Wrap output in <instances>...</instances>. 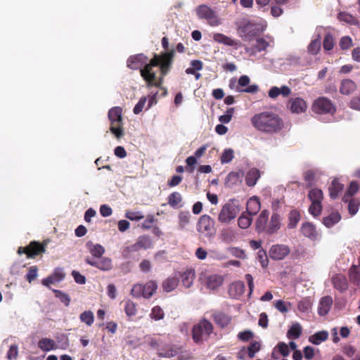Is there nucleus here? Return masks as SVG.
<instances>
[{"instance_id": "obj_1", "label": "nucleus", "mask_w": 360, "mask_h": 360, "mask_svg": "<svg viewBox=\"0 0 360 360\" xmlns=\"http://www.w3.org/2000/svg\"><path fill=\"white\" fill-rule=\"evenodd\" d=\"M174 51L165 53L162 56H155L149 63L143 54L130 56L127 60V67L132 70L140 69L141 77L147 82V86L160 87L172 62Z\"/></svg>"}, {"instance_id": "obj_2", "label": "nucleus", "mask_w": 360, "mask_h": 360, "mask_svg": "<svg viewBox=\"0 0 360 360\" xmlns=\"http://www.w3.org/2000/svg\"><path fill=\"white\" fill-rule=\"evenodd\" d=\"M252 125L259 131L266 133H274L282 127V120L276 114L265 111L255 115L251 118Z\"/></svg>"}, {"instance_id": "obj_3", "label": "nucleus", "mask_w": 360, "mask_h": 360, "mask_svg": "<svg viewBox=\"0 0 360 360\" xmlns=\"http://www.w3.org/2000/svg\"><path fill=\"white\" fill-rule=\"evenodd\" d=\"M236 26L239 37L243 40L250 41L263 31L260 25L245 18L238 20Z\"/></svg>"}, {"instance_id": "obj_4", "label": "nucleus", "mask_w": 360, "mask_h": 360, "mask_svg": "<svg viewBox=\"0 0 360 360\" xmlns=\"http://www.w3.org/2000/svg\"><path fill=\"white\" fill-rule=\"evenodd\" d=\"M122 108L115 106L109 110L108 115L111 124L110 130L117 139L121 138L124 134L122 127Z\"/></svg>"}, {"instance_id": "obj_5", "label": "nucleus", "mask_w": 360, "mask_h": 360, "mask_svg": "<svg viewBox=\"0 0 360 360\" xmlns=\"http://www.w3.org/2000/svg\"><path fill=\"white\" fill-rule=\"evenodd\" d=\"M212 331V324L207 319H202L193 326V339L197 343L202 342L209 338Z\"/></svg>"}, {"instance_id": "obj_6", "label": "nucleus", "mask_w": 360, "mask_h": 360, "mask_svg": "<svg viewBox=\"0 0 360 360\" xmlns=\"http://www.w3.org/2000/svg\"><path fill=\"white\" fill-rule=\"evenodd\" d=\"M197 231L205 237L212 238L216 234L214 220L207 214L202 215L197 224Z\"/></svg>"}, {"instance_id": "obj_7", "label": "nucleus", "mask_w": 360, "mask_h": 360, "mask_svg": "<svg viewBox=\"0 0 360 360\" xmlns=\"http://www.w3.org/2000/svg\"><path fill=\"white\" fill-rule=\"evenodd\" d=\"M311 109L314 113L319 115L328 114L333 115L336 111V108L332 101L323 96L314 100Z\"/></svg>"}, {"instance_id": "obj_8", "label": "nucleus", "mask_w": 360, "mask_h": 360, "mask_svg": "<svg viewBox=\"0 0 360 360\" xmlns=\"http://www.w3.org/2000/svg\"><path fill=\"white\" fill-rule=\"evenodd\" d=\"M195 12L199 19L206 20L211 26H218L221 23L216 12L206 4L197 6Z\"/></svg>"}, {"instance_id": "obj_9", "label": "nucleus", "mask_w": 360, "mask_h": 360, "mask_svg": "<svg viewBox=\"0 0 360 360\" xmlns=\"http://www.w3.org/2000/svg\"><path fill=\"white\" fill-rule=\"evenodd\" d=\"M308 197L311 202L309 212L314 217L319 216L322 211L321 202L323 198L322 191L316 188H312L309 191Z\"/></svg>"}, {"instance_id": "obj_10", "label": "nucleus", "mask_w": 360, "mask_h": 360, "mask_svg": "<svg viewBox=\"0 0 360 360\" xmlns=\"http://www.w3.org/2000/svg\"><path fill=\"white\" fill-rule=\"evenodd\" d=\"M239 212L238 207L233 202H227L221 207L219 215L218 220L223 224H229L234 219Z\"/></svg>"}, {"instance_id": "obj_11", "label": "nucleus", "mask_w": 360, "mask_h": 360, "mask_svg": "<svg viewBox=\"0 0 360 360\" xmlns=\"http://www.w3.org/2000/svg\"><path fill=\"white\" fill-rule=\"evenodd\" d=\"M287 108L292 113L300 115L307 111V104L302 97L292 96L287 102Z\"/></svg>"}, {"instance_id": "obj_12", "label": "nucleus", "mask_w": 360, "mask_h": 360, "mask_svg": "<svg viewBox=\"0 0 360 360\" xmlns=\"http://www.w3.org/2000/svg\"><path fill=\"white\" fill-rule=\"evenodd\" d=\"M250 79L248 75H242L238 81V86L236 87V91L238 93L255 94L259 91L257 84H253L249 85Z\"/></svg>"}, {"instance_id": "obj_13", "label": "nucleus", "mask_w": 360, "mask_h": 360, "mask_svg": "<svg viewBox=\"0 0 360 360\" xmlns=\"http://www.w3.org/2000/svg\"><path fill=\"white\" fill-rule=\"evenodd\" d=\"M290 253V248L283 244L274 245L269 250V255L274 260H282Z\"/></svg>"}, {"instance_id": "obj_14", "label": "nucleus", "mask_w": 360, "mask_h": 360, "mask_svg": "<svg viewBox=\"0 0 360 360\" xmlns=\"http://www.w3.org/2000/svg\"><path fill=\"white\" fill-rule=\"evenodd\" d=\"M99 260L87 257L85 262L89 265L96 267L101 271H108L112 268V260L109 257H100Z\"/></svg>"}, {"instance_id": "obj_15", "label": "nucleus", "mask_w": 360, "mask_h": 360, "mask_svg": "<svg viewBox=\"0 0 360 360\" xmlns=\"http://www.w3.org/2000/svg\"><path fill=\"white\" fill-rule=\"evenodd\" d=\"M282 219V216L278 212H273L270 220H268L266 233L271 235L277 233L281 227Z\"/></svg>"}, {"instance_id": "obj_16", "label": "nucleus", "mask_w": 360, "mask_h": 360, "mask_svg": "<svg viewBox=\"0 0 360 360\" xmlns=\"http://www.w3.org/2000/svg\"><path fill=\"white\" fill-rule=\"evenodd\" d=\"M64 278L65 274L63 269L56 268L52 274L42 280L41 283L46 287H49L51 284L60 282Z\"/></svg>"}, {"instance_id": "obj_17", "label": "nucleus", "mask_w": 360, "mask_h": 360, "mask_svg": "<svg viewBox=\"0 0 360 360\" xmlns=\"http://www.w3.org/2000/svg\"><path fill=\"white\" fill-rule=\"evenodd\" d=\"M301 233L311 240L319 239V233L316 226L311 222H304L301 226Z\"/></svg>"}, {"instance_id": "obj_18", "label": "nucleus", "mask_w": 360, "mask_h": 360, "mask_svg": "<svg viewBox=\"0 0 360 360\" xmlns=\"http://www.w3.org/2000/svg\"><path fill=\"white\" fill-rule=\"evenodd\" d=\"M269 214V212L266 210H262L259 214L255 223L256 231L258 233H266Z\"/></svg>"}, {"instance_id": "obj_19", "label": "nucleus", "mask_w": 360, "mask_h": 360, "mask_svg": "<svg viewBox=\"0 0 360 360\" xmlns=\"http://www.w3.org/2000/svg\"><path fill=\"white\" fill-rule=\"evenodd\" d=\"M244 172L242 170L231 172L226 177L225 185L229 188H233L241 182Z\"/></svg>"}, {"instance_id": "obj_20", "label": "nucleus", "mask_w": 360, "mask_h": 360, "mask_svg": "<svg viewBox=\"0 0 360 360\" xmlns=\"http://www.w3.org/2000/svg\"><path fill=\"white\" fill-rule=\"evenodd\" d=\"M333 304V298L332 297L328 295L322 297L319 303L318 307V313L320 316L326 315L330 309H331Z\"/></svg>"}, {"instance_id": "obj_21", "label": "nucleus", "mask_w": 360, "mask_h": 360, "mask_svg": "<svg viewBox=\"0 0 360 360\" xmlns=\"http://www.w3.org/2000/svg\"><path fill=\"white\" fill-rule=\"evenodd\" d=\"M261 208L260 201L258 197L252 196L247 202L246 213L249 215H255Z\"/></svg>"}, {"instance_id": "obj_22", "label": "nucleus", "mask_w": 360, "mask_h": 360, "mask_svg": "<svg viewBox=\"0 0 360 360\" xmlns=\"http://www.w3.org/2000/svg\"><path fill=\"white\" fill-rule=\"evenodd\" d=\"M289 354L290 349L288 345L283 342H280L274 348L271 353V357L274 359H278L279 355H282L283 356L285 357Z\"/></svg>"}, {"instance_id": "obj_23", "label": "nucleus", "mask_w": 360, "mask_h": 360, "mask_svg": "<svg viewBox=\"0 0 360 360\" xmlns=\"http://www.w3.org/2000/svg\"><path fill=\"white\" fill-rule=\"evenodd\" d=\"M38 347L43 352H48L58 349L56 341L48 338H43L38 342Z\"/></svg>"}, {"instance_id": "obj_24", "label": "nucleus", "mask_w": 360, "mask_h": 360, "mask_svg": "<svg viewBox=\"0 0 360 360\" xmlns=\"http://www.w3.org/2000/svg\"><path fill=\"white\" fill-rule=\"evenodd\" d=\"M237 236V233L230 227L223 229L219 234L220 240L226 243L234 241L236 240Z\"/></svg>"}, {"instance_id": "obj_25", "label": "nucleus", "mask_w": 360, "mask_h": 360, "mask_svg": "<svg viewBox=\"0 0 360 360\" xmlns=\"http://www.w3.org/2000/svg\"><path fill=\"white\" fill-rule=\"evenodd\" d=\"M261 345L259 342L257 341H252L250 343L249 346L248 347L247 349H245V347H243L240 352L239 358L243 359L242 353L247 352L248 356L250 359H253L256 354L260 350Z\"/></svg>"}, {"instance_id": "obj_26", "label": "nucleus", "mask_w": 360, "mask_h": 360, "mask_svg": "<svg viewBox=\"0 0 360 360\" xmlns=\"http://www.w3.org/2000/svg\"><path fill=\"white\" fill-rule=\"evenodd\" d=\"M260 176V171L258 169L251 168L246 174L245 183L248 186L252 187L257 184Z\"/></svg>"}, {"instance_id": "obj_27", "label": "nucleus", "mask_w": 360, "mask_h": 360, "mask_svg": "<svg viewBox=\"0 0 360 360\" xmlns=\"http://www.w3.org/2000/svg\"><path fill=\"white\" fill-rule=\"evenodd\" d=\"M89 252L94 257L100 258L105 253V248L100 244H94L91 241H88L86 243Z\"/></svg>"}, {"instance_id": "obj_28", "label": "nucleus", "mask_w": 360, "mask_h": 360, "mask_svg": "<svg viewBox=\"0 0 360 360\" xmlns=\"http://www.w3.org/2000/svg\"><path fill=\"white\" fill-rule=\"evenodd\" d=\"M332 282L334 288L340 292H344L347 289V279L343 275H335L332 278Z\"/></svg>"}, {"instance_id": "obj_29", "label": "nucleus", "mask_w": 360, "mask_h": 360, "mask_svg": "<svg viewBox=\"0 0 360 360\" xmlns=\"http://www.w3.org/2000/svg\"><path fill=\"white\" fill-rule=\"evenodd\" d=\"M356 85L354 82L351 79H343L341 82L340 91L342 94L349 95L355 91Z\"/></svg>"}, {"instance_id": "obj_30", "label": "nucleus", "mask_w": 360, "mask_h": 360, "mask_svg": "<svg viewBox=\"0 0 360 360\" xmlns=\"http://www.w3.org/2000/svg\"><path fill=\"white\" fill-rule=\"evenodd\" d=\"M341 219V215L338 212H333L323 218V224L327 228H331L338 224Z\"/></svg>"}, {"instance_id": "obj_31", "label": "nucleus", "mask_w": 360, "mask_h": 360, "mask_svg": "<svg viewBox=\"0 0 360 360\" xmlns=\"http://www.w3.org/2000/svg\"><path fill=\"white\" fill-rule=\"evenodd\" d=\"M223 283V278L217 274H212L207 278V286L210 290H215Z\"/></svg>"}, {"instance_id": "obj_32", "label": "nucleus", "mask_w": 360, "mask_h": 360, "mask_svg": "<svg viewBox=\"0 0 360 360\" xmlns=\"http://www.w3.org/2000/svg\"><path fill=\"white\" fill-rule=\"evenodd\" d=\"M320 172L318 169H308L304 173V179L308 186H311L316 182Z\"/></svg>"}, {"instance_id": "obj_33", "label": "nucleus", "mask_w": 360, "mask_h": 360, "mask_svg": "<svg viewBox=\"0 0 360 360\" xmlns=\"http://www.w3.org/2000/svg\"><path fill=\"white\" fill-rule=\"evenodd\" d=\"M300 213L297 210H292L288 215V228L292 229L295 228L300 220Z\"/></svg>"}, {"instance_id": "obj_34", "label": "nucleus", "mask_w": 360, "mask_h": 360, "mask_svg": "<svg viewBox=\"0 0 360 360\" xmlns=\"http://www.w3.org/2000/svg\"><path fill=\"white\" fill-rule=\"evenodd\" d=\"M195 271L193 269H187L181 274V283L186 288H190L193 283Z\"/></svg>"}, {"instance_id": "obj_35", "label": "nucleus", "mask_w": 360, "mask_h": 360, "mask_svg": "<svg viewBox=\"0 0 360 360\" xmlns=\"http://www.w3.org/2000/svg\"><path fill=\"white\" fill-rule=\"evenodd\" d=\"M328 338V333L326 330H321L315 333L309 338V341L316 345H319L326 341Z\"/></svg>"}, {"instance_id": "obj_36", "label": "nucleus", "mask_w": 360, "mask_h": 360, "mask_svg": "<svg viewBox=\"0 0 360 360\" xmlns=\"http://www.w3.org/2000/svg\"><path fill=\"white\" fill-rule=\"evenodd\" d=\"M214 321L221 328L226 327L231 321V317L224 313H216L213 315Z\"/></svg>"}, {"instance_id": "obj_37", "label": "nucleus", "mask_w": 360, "mask_h": 360, "mask_svg": "<svg viewBox=\"0 0 360 360\" xmlns=\"http://www.w3.org/2000/svg\"><path fill=\"white\" fill-rule=\"evenodd\" d=\"M213 39L217 43L222 44L229 46H233L236 44L235 40L221 33L214 34Z\"/></svg>"}, {"instance_id": "obj_38", "label": "nucleus", "mask_w": 360, "mask_h": 360, "mask_svg": "<svg viewBox=\"0 0 360 360\" xmlns=\"http://www.w3.org/2000/svg\"><path fill=\"white\" fill-rule=\"evenodd\" d=\"M27 248L29 252L28 257L30 258H34L40 252L45 251L44 247L35 241L32 242Z\"/></svg>"}, {"instance_id": "obj_39", "label": "nucleus", "mask_w": 360, "mask_h": 360, "mask_svg": "<svg viewBox=\"0 0 360 360\" xmlns=\"http://www.w3.org/2000/svg\"><path fill=\"white\" fill-rule=\"evenodd\" d=\"M349 281L356 285H360V269L356 265H352L349 270Z\"/></svg>"}, {"instance_id": "obj_40", "label": "nucleus", "mask_w": 360, "mask_h": 360, "mask_svg": "<svg viewBox=\"0 0 360 360\" xmlns=\"http://www.w3.org/2000/svg\"><path fill=\"white\" fill-rule=\"evenodd\" d=\"M158 288V285L153 281H148L143 285V297L148 299L154 294Z\"/></svg>"}, {"instance_id": "obj_41", "label": "nucleus", "mask_w": 360, "mask_h": 360, "mask_svg": "<svg viewBox=\"0 0 360 360\" xmlns=\"http://www.w3.org/2000/svg\"><path fill=\"white\" fill-rule=\"evenodd\" d=\"M134 244L138 250L139 249H149L153 245L150 238L146 235L140 236Z\"/></svg>"}, {"instance_id": "obj_42", "label": "nucleus", "mask_w": 360, "mask_h": 360, "mask_svg": "<svg viewBox=\"0 0 360 360\" xmlns=\"http://www.w3.org/2000/svg\"><path fill=\"white\" fill-rule=\"evenodd\" d=\"M328 189L330 198L335 199L338 196L339 193L342 191L343 185L338 179H333Z\"/></svg>"}, {"instance_id": "obj_43", "label": "nucleus", "mask_w": 360, "mask_h": 360, "mask_svg": "<svg viewBox=\"0 0 360 360\" xmlns=\"http://www.w3.org/2000/svg\"><path fill=\"white\" fill-rule=\"evenodd\" d=\"M302 326L299 323H293L287 332V337L289 339H297L302 334Z\"/></svg>"}, {"instance_id": "obj_44", "label": "nucleus", "mask_w": 360, "mask_h": 360, "mask_svg": "<svg viewBox=\"0 0 360 360\" xmlns=\"http://www.w3.org/2000/svg\"><path fill=\"white\" fill-rule=\"evenodd\" d=\"M179 283V279L176 276L167 278L162 283V288L165 292H171L174 290Z\"/></svg>"}, {"instance_id": "obj_45", "label": "nucleus", "mask_w": 360, "mask_h": 360, "mask_svg": "<svg viewBox=\"0 0 360 360\" xmlns=\"http://www.w3.org/2000/svg\"><path fill=\"white\" fill-rule=\"evenodd\" d=\"M251 216L246 212H243L238 219V226L243 229H248L252 221Z\"/></svg>"}, {"instance_id": "obj_46", "label": "nucleus", "mask_w": 360, "mask_h": 360, "mask_svg": "<svg viewBox=\"0 0 360 360\" xmlns=\"http://www.w3.org/2000/svg\"><path fill=\"white\" fill-rule=\"evenodd\" d=\"M343 352L352 360H360V352L350 345H345L343 347Z\"/></svg>"}, {"instance_id": "obj_47", "label": "nucleus", "mask_w": 360, "mask_h": 360, "mask_svg": "<svg viewBox=\"0 0 360 360\" xmlns=\"http://www.w3.org/2000/svg\"><path fill=\"white\" fill-rule=\"evenodd\" d=\"M79 319L82 323L91 326L94 322V314L92 311L86 310L80 314Z\"/></svg>"}, {"instance_id": "obj_48", "label": "nucleus", "mask_w": 360, "mask_h": 360, "mask_svg": "<svg viewBox=\"0 0 360 360\" xmlns=\"http://www.w3.org/2000/svg\"><path fill=\"white\" fill-rule=\"evenodd\" d=\"M182 200V197L179 192H173L168 196V204L173 208L182 207L179 205Z\"/></svg>"}, {"instance_id": "obj_49", "label": "nucleus", "mask_w": 360, "mask_h": 360, "mask_svg": "<svg viewBox=\"0 0 360 360\" xmlns=\"http://www.w3.org/2000/svg\"><path fill=\"white\" fill-rule=\"evenodd\" d=\"M338 18L340 21L348 25H356L357 23V20L347 12H340Z\"/></svg>"}, {"instance_id": "obj_50", "label": "nucleus", "mask_w": 360, "mask_h": 360, "mask_svg": "<svg viewBox=\"0 0 360 360\" xmlns=\"http://www.w3.org/2000/svg\"><path fill=\"white\" fill-rule=\"evenodd\" d=\"M359 191V185L356 181H352L349 184L347 191L344 195L342 200L347 202L349 198H351Z\"/></svg>"}, {"instance_id": "obj_51", "label": "nucleus", "mask_w": 360, "mask_h": 360, "mask_svg": "<svg viewBox=\"0 0 360 360\" xmlns=\"http://www.w3.org/2000/svg\"><path fill=\"white\" fill-rule=\"evenodd\" d=\"M321 49V35L318 34L316 39H313L308 46V51L312 55H316Z\"/></svg>"}, {"instance_id": "obj_52", "label": "nucleus", "mask_w": 360, "mask_h": 360, "mask_svg": "<svg viewBox=\"0 0 360 360\" xmlns=\"http://www.w3.org/2000/svg\"><path fill=\"white\" fill-rule=\"evenodd\" d=\"M191 214L189 212H181L179 214V226L181 229H184L189 224Z\"/></svg>"}, {"instance_id": "obj_53", "label": "nucleus", "mask_w": 360, "mask_h": 360, "mask_svg": "<svg viewBox=\"0 0 360 360\" xmlns=\"http://www.w3.org/2000/svg\"><path fill=\"white\" fill-rule=\"evenodd\" d=\"M165 313L163 309L159 307L155 306L151 309L150 317L155 321H160L164 319Z\"/></svg>"}, {"instance_id": "obj_54", "label": "nucleus", "mask_w": 360, "mask_h": 360, "mask_svg": "<svg viewBox=\"0 0 360 360\" xmlns=\"http://www.w3.org/2000/svg\"><path fill=\"white\" fill-rule=\"evenodd\" d=\"M56 342L58 343V349L63 350L67 349L70 345L68 338L66 335L64 334L58 335L56 337Z\"/></svg>"}, {"instance_id": "obj_55", "label": "nucleus", "mask_w": 360, "mask_h": 360, "mask_svg": "<svg viewBox=\"0 0 360 360\" xmlns=\"http://www.w3.org/2000/svg\"><path fill=\"white\" fill-rule=\"evenodd\" d=\"M271 41H267L264 38H257L255 41V48L257 51L261 52L265 51L270 46Z\"/></svg>"}, {"instance_id": "obj_56", "label": "nucleus", "mask_w": 360, "mask_h": 360, "mask_svg": "<svg viewBox=\"0 0 360 360\" xmlns=\"http://www.w3.org/2000/svg\"><path fill=\"white\" fill-rule=\"evenodd\" d=\"M124 311L129 317L135 316L137 311L136 304L131 300H127L125 303Z\"/></svg>"}, {"instance_id": "obj_57", "label": "nucleus", "mask_w": 360, "mask_h": 360, "mask_svg": "<svg viewBox=\"0 0 360 360\" xmlns=\"http://www.w3.org/2000/svg\"><path fill=\"white\" fill-rule=\"evenodd\" d=\"M245 288V286L243 282L236 281L231 285L229 290L230 292L235 290L236 294L234 295H240L244 292Z\"/></svg>"}, {"instance_id": "obj_58", "label": "nucleus", "mask_w": 360, "mask_h": 360, "mask_svg": "<svg viewBox=\"0 0 360 360\" xmlns=\"http://www.w3.org/2000/svg\"><path fill=\"white\" fill-rule=\"evenodd\" d=\"M53 291L54 292L56 297L58 298L62 303H63L66 307L69 306L70 298L67 293L59 290H53Z\"/></svg>"}, {"instance_id": "obj_59", "label": "nucleus", "mask_w": 360, "mask_h": 360, "mask_svg": "<svg viewBox=\"0 0 360 360\" xmlns=\"http://www.w3.org/2000/svg\"><path fill=\"white\" fill-rule=\"evenodd\" d=\"M311 306L309 300L307 298L300 300L297 304V308L302 313H308L311 309Z\"/></svg>"}, {"instance_id": "obj_60", "label": "nucleus", "mask_w": 360, "mask_h": 360, "mask_svg": "<svg viewBox=\"0 0 360 360\" xmlns=\"http://www.w3.org/2000/svg\"><path fill=\"white\" fill-rule=\"evenodd\" d=\"M323 49L326 51H330L334 46V39L332 34L327 33L323 39Z\"/></svg>"}, {"instance_id": "obj_61", "label": "nucleus", "mask_w": 360, "mask_h": 360, "mask_svg": "<svg viewBox=\"0 0 360 360\" xmlns=\"http://www.w3.org/2000/svg\"><path fill=\"white\" fill-rule=\"evenodd\" d=\"M124 216L131 221H139L144 218V215L139 211L134 212L127 210Z\"/></svg>"}, {"instance_id": "obj_62", "label": "nucleus", "mask_w": 360, "mask_h": 360, "mask_svg": "<svg viewBox=\"0 0 360 360\" xmlns=\"http://www.w3.org/2000/svg\"><path fill=\"white\" fill-rule=\"evenodd\" d=\"M234 108H229L226 110L225 114L221 115L219 117V120L222 124H228L231 120V118L233 117V115L234 113Z\"/></svg>"}, {"instance_id": "obj_63", "label": "nucleus", "mask_w": 360, "mask_h": 360, "mask_svg": "<svg viewBox=\"0 0 360 360\" xmlns=\"http://www.w3.org/2000/svg\"><path fill=\"white\" fill-rule=\"evenodd\" d=\"M257 258L263 268H265L268 266V257L264 250H259V251L257 252Z\"/></svg>"}, {"instance_id": "obj_64", "label": "nucleus", "mask_w": 360, "mask_h": 360, "mask_svg": "<svg viewBox=\"0 0 360 360\" xmlns=\"http://www.w3.org/2000/svg\"><path fill=\"white\" fill-rule=\"evenodd\" d=\"M233 150L231 148L226 149L221 156V162L223 164L229 163L233 159Z\"/></svg>"}]
</instances>
